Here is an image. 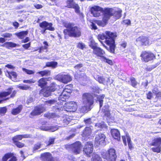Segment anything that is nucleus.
<instances>
[{
    "label": "nucleus",
    "instance_id": "obj_1",
    "mask_svg": "<svg viewBox=\"0 0 161 161\" xmlns=\"http://www.w3.org/2000/svg\"><path fill=\"white\" fill-rule=\"evenodd\" d=\"M116 34L109 31H106L105 34H99L98 36V39L104 46L103 42L101 40H104L105 42L109 46V51L112 53H114L115 47V38L116 37Z\"/></svg>",
    "mask_w": 161,
    "mask_h": 161
},
{
    "label": "nucleus",
    "instance_id": "obj_2",
    "mask_svg": "<svg viewBox=\"0 0 161 161\" xmlns=\"http://www.w3.org/2000/svg\"><path fill=\"white\" fill-rule=\"evenodd\" d=\"M91 14L95 17L99 16L101 14H103V20L104 23H106L113 15V10L112 8H107L103 10V8L98 6H94L90 9Z\"/></svg>",
    "mask_w": 161,
    "mask_h": 161
},
{
    "label": "nucleus",
    "instance_id": "obj_3",
    "mask_svg": "<svg viewBox=\"0 0 161 161\" xmlns=\"http://www.w3.org/2000/svg\"><path fill=\"white\" fill-rule=\"evenodd\" d=\"M63 25L66 28L63 31L65 36L68 35L70 37L76 38L79 37L81 36L80 29L75 25L74 23L65 21L63 23Z\"/></svg>",
    "mask_w": 161,
    "mask_h": 161
},
{
    "label": "nucleus",
    "instance_id": "obj_4",
    "mask_svg": "<svg viewBox=\"0 0 161 161\" xmlns=\"http://www.w3.org/2000/svg\"><path fill=\"white\" fill-rule=\"evenodd\" d=\"M103 158L107 161H115L117 156L114 149L110 148L107 152L102 154Z\"/></svg>",
    "mask_w": 161,
    "mask_h": 161
},
{
    "label": "nucleus",
    "instance_id": "obj_5",
    "mask_svg": "<svg viewBox=\"0 0 161 161\" xmlns=\"http://www.w3.org/2000/svg\"><path fill=\"white\" fill-rule=\"evenodd\" d=\"M83 103L84 105L91 106L94 103V98L90 93H85L82 96Z\"/></svg>",
    "mask_w": 161,
    "mask_h": 161
},
{
    "label": "nucleus",
    "instance_id": "obj_6",
    "mask_svg": "<svg viewBox=\"0 0 161 161\" xmlns=\"http://www.w3.org/2000/svg\"><path fill=\"white\" fill-rule=\"evenodd\" d=\"M141 56L142 59L145 62H147L155 58L154 55L150 52H143Z\"/></svg>",
    "mask_w": 161,
    "mask_h": 161
},
{
    "label": "nucleus",
    "instance_id": "obj_7",
    "mask_svg": "<svg viewBox=\"0 0 161 161\" xmlns=\"http://www.w3.org/2000/svg\"><path fill=\"white\" fill-rule=\"evenodd\" d=\"M64 108L66 111L75 112L77 108L76 103L74 102H70L65 104Z\"/></svg>",
    "mask_w": 161,
    "mask_h": 161
},
{
    "label": "nucleus",
    "instance_id": "obj_8",
    "mask_svg": "<svg viewBox=\"0 0 161 161\" xmlns=\"http://www.w3.org/2000/svg\"><path fill=\"white\" fill-rule=\"evenodd\" d=\"M56 78L58 81L65 84L67 83L72 80L71 76L68 74H59L56 76Z\"/></svg>",
    "mask_w": 161,
    "mask_h": 161
},
{
    "label": "nucleus",
    "instance_id": "obj_9",
    "mask_svg": "<svg viewBox=\"0 0 161 161\" xmlns=\"http://www.w3.org/2000/svg\"><path fill=\"white\" fill-rule=\"evenodd\" d=\"M93 145L92 142H87L83 149V152L88 157H90L93 152Z\"/></svg>",
    "mask_w": 161,
    "mask_h": 161
},
{
    "label": "nucleus",
    "instance_id": "obj_10",
    "mask_svg": "<svg viewBox=\"0 0 161 161\" xmlns=\"http://www.w3.org/2000/svg\"><path fill=\"white\" fill-rule=\"evenodd\" d=\"M161 144V138H158L155 140L154 141L150 144V145L157 147H156L152 148V149L153 152L158 153L160 151V146Z\"/></svg>",
    "mask_w": 161,
    "mask_h": 161
},
{
    "label": "nucleus",
    "instance_id": "obj_11",
    "mask_svg": "<svg viewBox=\"0 0 161 161\" xmlns=\"http://www.w3.org/2000/svg\"><path fill=\"white\" fill-rule=\"evenodd\" d=\"M72 151L75 154L79 153L81 150V145L79 142H76L72 144L70 146Z\"/></svg>",
    "mask_w": 161,
    "mask_h": 161
},
{
    "label": "nucleus",
    "instance_id": "obj_12",
    "mask_svg": "<svg viewBox=\"0 0 161 161\" xmlns=\"http://www.w3.org/2000/svg\"><path fill=\"white\" fill-rule=\"evenodd\" d=\"M45 110L44 108L42 105L36 106L33 111L31 113L30 117L32 118L36 115H39Z\"/></svg>",
    "mask_w": 161,
    "mask_h": 161
},
{
    "label": "nucleus",
    "instance_id": "obj_13",
    "mask_svg": "<svg viewBox=\"0 0 161 161\" xmlns=\"http://www.w3.org/2000/svg\"><path fill=\"white\" fill-rule=\"evenodd\" d=\"M94 77L95 79L100 83L106 85L109 82V79L108 77H104L103 75H96Z\"/></svg>",
    "mask_w": 161,
    "mask_h": 161
},
{
    "label": "nucleus",
    "instance_id": "obj_14",
    "mask_svg": "<svg viewBox=\"0 0 161 161\" xmlns=\"http://www.w3.org/2000/svg\"><path fill=\"white\" fill-rule=\"evenodd\" d=\"M71 90L68 89L67 88L64 90L61 95H60L58 97V100L65 101L66 98L69 96V94L70 93Z\"/></svg>",
    "mask_w": 161,
    "mask_h": 161
},
{
    "label": "nucleus",
    "instance_id": "obj_15",
    "mask_svg": "<svg viewBox=\"0 0 161 161\" xmlns=\"http://www.w3.org/2000/svg\"><path fill=\"white\" fill-rule=\"evenodd\" d=\"M93 53L97 57H100L102 59L105 55V53L103 49L97 47L95 48L93 51Z\"/></svg>",
    "mask_w": 161,
    "mask_h": 161
},
{
    "label": "nucleus",
    "instance_id": "obj_16",
    "mask_svg": "<svg viewBox=\"0 0 161 161\" xmlns=\"http://www.w3.org/2000/svg\"><path fill=\"white\" fill-rule=\"evenodd\" d=\"M105 136L103 134L100 133L96 135L95 141L97 143L99 144H103L105 142Z\"/></svg>",
    "mask_w": 161,
    "mask_h": 161
},
{
    "label": "nucleus",
    "instance_id": "obj_17",
    "mask_svg": "<svg viewBox=\"0 0 161 161\" xmlns=\"http://www.w3.org/2000/svg\"><path fill=\"white\" fill-rule=\"evenodd\" d=\"M102 111L104 113L105 116L107 117V119L108 120V121H110L111 117L109 105L108 104H105L103 107Z\"/></svg>",
    "mask_w": 161,
    "mask_h": 161
},
{
    "label": "nucleus",
    "instance_id": "obj_18",
    "mask_svg": "<svg viewBox=\"0 0 161 161\" xmlns=\"http://www.w3.org/2000/svg\"><path fill=\"white\" fill-rule=\"evenodd\" d=\"M136 42L139 44L145 46L149 44V41L147 37L144 36H141L136 39Z\"/></svg>",
    "mask_w": 161,
    "mask_h": 161
},
{
    "label": "nucleus",
    "instance_id": "obj_19",
    "mask_svg": "<svg viewBox=\"0 0 161 161\" xmlns=\"http://www.w3.org/2000/svg\"><path fill=\"white\" fill-rule=\"evenodd\" d=\"M41 159L43 161H52L53 157L49 153H45L41 154Z\"/></svg>",
    "mask_w": 161,
    "mask_h": 161
},
{
    "label": "nucleus",
    "instance_id": "obj_20",
    "mask_svg": "<svg viewBox=\"0 0 161 161\" xmlns=\"http://www.w3.org/2000/svg\"><path fill=\"white\" fill-rule=\"evenodd\" d=\"M111 134L112 136L117 141H119L120 140V135L119 131L116 129H112L111 130Z\"/></svg>",
    "mask_w": 161,
    "mask_h": 161
},
{
    "label": "nucleus",
    "instance_id": "obj_21",
    "mask_svg": "<svg viewBox=\"0 0 161 161\" xmlns=\"http://www.w3.org/2000/svg\"><path fill=\"white\" fill-rule=\"evenodd\" d=\"M13 154L11 153H6L3 157L2 161H7L8 158L12 157L9 161H16L17 160L16 157L14 156H13Z\"/></svg>",
    "mask_w": 161,
    "mask_h": 161
},
{
    "label": "nucleus",
    "instance_id": "obj_22",
    "mask_svg": "<svg viewBox=\"0 0 161 161\" xmlns=\"http://www.w3.org/2000/svg\"><path fill=\"white\" fill-rule=\"evenodd\" d=\"M75 77V78L77 79V80L80 83H82L83 81H86L87 78L86 75L82 73L77 75V76Z\"/></svg>",
    "mask_w": 161,
    "mask_h": 161
},
{
    "label": "nucleus",
    "instance_id": "obj_23",
    "mask_svg": "<svg viewBox=\"0 0 161 161\" xmlns=\"http://www.w3.org/2000/svg\"><path fill=\"white\" fill-rule=\"evenodd\" d=\"M91 128L89 127H86L83 130L82 135L83 137H86V138H85L86 139L87 138H89V136L91 135Z\"/></svg>",
    "mask_w": 161,
    "mask_h": 161
},
{
    "label": "nucleus",
    "instance_id": "obj_24",
    "mask_svg": "<svg viewBox=\"0 0 161 161\" xmlns=\"http://www.w3.org/2000/svg\"><path fill=\"white\" fill-rule=\"evenodd\" d=\"M23 106L22 105H19L17 107L14 108L12 110L11 113L13 115H16L19 114L22 110Z\"/></svg>",
    "mask_w": 161,
    "mask_h": 161
},
{
    "label": "nucleus",
    "instance_id": "obj_25",
    "mask_svg": "<svg viewBox=\"0 0 161 161\" xmlns=\"http://www.w3.org/2000/svg\"><path fill=\"white\" fill-rule=\"evenodd\" d=\"M51 23H48L46 21H44L39 24V26L42 29L54 28Z\"/></svg>",
    "mask_w": 161,
    "mask_h": 161
},
{
    "label": "nucleus",
    "instance_id": "obj_26",
    "mask_svg": "<svg viewBox=\"0 0 161 161\" xmlns=\"http://www.w3.org/2000/svg\"><path fill=\"white\" fill-rule=\"evenodd\" d=\"M52 92L47 87L42 89L40 92V93L46 97H47L51 95Z\"/></svg>",
    "mask_w": 161,
    "mask_h": 161
},
{
    "label": "nucleus",
    "instance_id": "obj_27",
    "mask_svg": "<svg viewBox=\"0 0 161 161\" xmlns=\"http://www.w3.org/2000/svg\"><path fill=\"white\" fill-rule=\"evenodd\" d=\"M30 137V136L28 134H24L21 135H17L14 137L13 138V141H17L22 140L23 138H28Z\"/></svg>",
    "mask_w": 161,
    "mask_h": 161
},
{
    "label": "nucleus",
    "instance_id": "obj_28",
    "mask_svg": "<svg viewBox=\"0 0 161 161\" xmlns=\"http://www.w3.org/2000/svg\"><path fill=\"white\" fill-rule=\"evenodd\" d=\"M47 78H42L41 79L38 81V86L41 88H43L46 86L47 82Z\"/></svg>",
    "mask_w": 161,
    "mask_h": 161
},
{
    "label": "nucleus",
    "instance_id": "obj_29",
    "mask_svg": "<svg viewBox=\"0 0 161 161\" xmlns=\"http://www.w3.org/2000/svg\"><path fill=\"white\" fill-rule=\"evenodd\" d=\"M27 31H23L16 33V35L20 39H22L24 38L28 34Z\"/></svg>",
    "mask_w": 161,
    "mask_h": 161
},
{
    "label": "nucleus",
    "instance_id": "obj_30",
    "mask_svg": "<svg viewBox=\"0 0 161 161\" xmlns=\"http://www.w3.org/2000/svg\"><path fill=\"white\" fill-rule=\"evenodd\" d=\"M90 106H87V105H84V106L81 107L80 108V112L84 113L87 112L91 110V108Z\"/></svg>",
    "mask_w": 161,
    "mask_h": 161
},
{
    "label": "nucleus",
    "instance_id": "obj_31",
    "mask_svg": "<svg viewBox=\"0 0 161 161\" xmlns=\"http://www.w3.org/2000/svg\"><path fill=\"white\" fill-rule=\"evenodd\" d=\"M57 64L58 63L57 62L53 61L47 62L46 65L47 67H51L54 69L57 67Z\"/></svg>",
    "mask_w": 161,
    "mask_h": 161
},
{
    "label": "nucleus",
    "instance_id": "obj_32",
    "mask_svg": "<svg viewBox=\"0 0 161 161\" xmlns=\"http://www.w3.org/2000/svg\"><path fill=\"white\" fill-rule=\"evenodd\" d=\"M41 129L42 130H51L52 131H54L58 129V128L54 126L52 127L51 128L49 127L48 126H43L41 127Z\"/></svg>",
    "mask_w": 161,
    "mask_h": 161
},
{
    "label": "nucleus",
    "instance_id": "obj_33",
    "mask_svg": "<svg viewBox=\"0 0 161 161\" xmlns=\"http://www.w3.org/2000/svg\"><path fill=\"white\" fill-rule=\"evenodd\" d=\"M112 9L113 10V15H112V16L114 15L116 19H118L121 17V13L122 12L121 10H119L117 11H115V12H114L113 9L112 8Z\"/></svg>",
    "mask_w": 161,
    "mask_h": 161
},
{
    "label": "nucleus",
    "instance_id": "obj_34",
    "mask_svg": "<svg viewBox=\"0 0 161 161\" xmlns=\"http://www.w3.org/2000/svg\"><path fill=\"white\" fill-rule=\"evenodd\" d=\"M12 90V88H9L8 89V91L0 93V97H6L9 95L11 93Z\"/></svg>",
    "mask_w": 161,
    "mask_h": 161
},
{
    "label": "nucleus",
    "instance_id": "obj_35",
    "mask_svg": "<svg viewBox=\"0 0 161 161\" xmlns=\"http://www.w3.org/2000/svg\"><path fill=\"white\" fill-rule=\"evenodd\" d=\"M70 8H74L75 9V12L79 13L80 12L79 7L78 5L72 2L70 4Z\"/></svg>",
    "mask_w": 161,
    "mask_h": 161
},
{
    "label": "nucleus",
    "instance_id": "obj_36",
    "mask_svg": "<svg viewBox=\"0 0 161 161\" xmlns=\"http://www.w3.org/2000/svg\"><path fill=\"white\" fill-rule=\"evenodd\" d=\"M37 73L42 76H48L50 75V71L49 70H44L38 72Z\"/></svg>",
    "mask_w": 161,
    "mask_h": 161
},
{
    "label": "nucleus",
    "instance_id": "obj_37",
    "mask_svg": "<svg viewBox=\"0 0 161 161\" xmlns=\"http://www.w3.org/2000/svg\"><path fill=\"white\" fill-rule=\"evenodd\" d=\"M58 86L54 83H52L49 86L47 87L52 92H54L57 89Z\"/></svg>",
    "mask_w": 161,
    "mask_h": 161
},
{
    "label": "nucleus",
    "instance_id": "obj_38",
    "mask_svg": "<svg viewBox=\"0 0 161 161\" xmlns=\"http://www.w3.org/2000/svg\"><path fill=\"white\" fill-rule=\"evenodd\" d=\"M104 97L105 95H99L97 97V100L99 101V103L100 108L102 106L103 102V99L104 98Z\"/></svg>",
    "mask_w": 161,
    "mask_h": 161
},
{
    "label": "nucleus",
    "instance_id": "obj_39",
    "mask_svg": "<svg viewBox=\"0 0 161 161\" xmlns=\"http://www.w3.org/2000/svg\"><path fill=\"white\" fill-rule=\"evenodd\" d=\"M90 46L93 49L97 47V44L92 39H90L89 43Z\"/></svg>",
    "mask_w": 161,
    "mask_h": 161
},
{
    "label": "nucleus",
    "instance_id": "obj_40",
    "mask_svg": "<svg viewBox=\"0 0 161 161\" xmlns=\"http://www.w3.org/2000/svg\"><path fill=\"white\" fill-rule=\"evenodd\" d=\"M4 45L5 46L8 48H9V47H15L17 45L16 43L11 42H5Z\"/></svg>",
    "mask_w": 161,
    "mask_h": 161
},
{
    "label": "nucleus",
    "instance_id": "obj_41",
    "mask_svg": "<svg viewBox=\"0 0 161 161\" xmlns=\"http://www.w3.org/2000/svg\"><path fill=\"white\" fill-rule=\"evenodd\" d=\"M55 140V138L50 137L49 138L48 140L46 142V143L47 146L52 145L54 144Z\"/></svg>",
    "mask_w": 161,
    "mask_h": 161
},
{
    "label": "nucleus",
    "instance_id": "obj_42",
    "mask_svg": "<svg viewBox=\"0 0 161 161\" xmlns=\"http://www.w3.org/2000/svg\"><path fill=\"white\" fill-rule=\"evenodd\" d=\"M92 161H102L101 158L97 154L94 153L92 159Z\"/></svg>",
    "mask_w": 161,
    "mask_h": 161
},
{
    "label": "nucleus",
    "instance_id": "obj_43",
    "mask_svg": "<svg viewBox=\"0 0 161 161\" xmlns=\"http://www.w3.org/2000/svg\"><path fill=\"white\" fill-rule=\"evenodd\" d=\"M95 126L98 127L100 128H106L107 127L106 124L103 121H102L100 123H97L95 124Z\"/></svg>",
    "mask_w": 161,
    "mask_h": 161
},
{
    "label": "nucleus",
    "instance_id": "obj_44",
    "mask_svg": "<svg viewBox=\"0 0 161 161\" xmlns=\"http://www.w3.org/2000/svg\"><path fill=\"white\" fill-rule=\"evenodd\" d=\"M8 74L9 77L11 79H12V76H13L14 79H15L17 77V75L16 73L14 72L11 71L8 72Z\"/></svg>",
    "mask_w": 161,
    "mask_h": 161
},
{
    "label": "nucleus",
    "instance_id": "obj_45",
    "mask_svg": "<svg viewBox=\"0 0 161 161\" xmlns=\"http://www.w3.org/2000/svg\"><path fill=\"white\" fill-rule=\"evenodd\" d=\"M126 137L129 147L130 149H131L132 148L133 146L132 145V143L131 142L130 138L128 135L127 134L126 135Z\"/></svg>",
    "mask_w": 161,
    "mask_h": 161
},
{
    "label": "nucleus",
    "instance_id": "obj_46",
    "mask_svg": "<svg viewBox=\"0 0 161 161\" xmlns=\"http://www.w3.org/2000/svg\"><path fill=\"white\" fill-rule=\"evenodd\" d=\"M17 87L21 90H27L29 89L30 87L27 85H19L17 86Z\"/></svg>",
    "mask_w": 161,
    "mask_h": 161
},
{
    "label": "nucleus",
    "instance_id": "obj_47",
    "mask_svg": "<svg viewBox=\"0 0 161 161\" xmlns=\"http://www.w3.org/2000/svg\"><path fill=\"white\" fill-rule=\"evenodd\" d=\"M41 144L40 142H38L35 144L33 148V151L34 152H36L37 150L40 148Z\"/></svg>",
    "mask_w": 161,
    "mask_h": 161
},
{
    "label": "nucleus",
    "instance_id": "obj_48",
    "mask_svg": "<svg viewBox=\"0 0 161 161\" xmlns=\"http://www.w3.org/2000/svg\"><path fill=\"white\" fill-rule=\"evenodd\" d=\"M7 108L6 107H1L0 108V114L4 115L7 111Z\"/></svg>",
    "mask_w": 161,
    "mask_h": 161
},
{
    "label": "nucleus",
    "instance_id": "obj_49",
    "mask_svg": "<svg viewBox=\"0 0 161 161\" xmlns=\"http://www.w3.org/2000/svg\"><path fill=\"white\" fill-rule=\"evenodd\" d=\"M101 60L106 62L110 65L113 64V62L111 60L107 58H106L105 57V56L103 57V58L101 59Z\"/></svg>",
    "mask_w": 161,
    "mask_h": 161
},
{
    "label": "nucleus",
    "instance_id": "obj_50",
    "mask_svg": "<svg viewBox=\"0 0 161 161\" xmlns=\"http://www.w3.org/2000/svg\"><path fill=\"white\" fill-rule=\"evenodd\" d=\"M44 116L48 118L49 119L50 118H54L55 117L56 114L55 113H48L47 114H45Z\"/></svg>",
    "mask_w": 161,
    "mask_h": 161
},
{
    "label": "nucleus",
    "instance_id": "obj_51",
    "mask_svg": "<svg viewBox=\"0 0 161 161\" xmlns=\"http://www.w3.org/2000/svg\"><path fill=\"white\" fill-rule=\"evenodd\" d=\"M131 85L134 87H135L137 85V82L136 80L135 79L133 78H131L130 79Z\"/></svg>",
    "mask_w": 161,
    "mask_h": 161
},
{
    "label": "nucleus",
    "instance_id": "obj_52",
    "mask_svg": "<svg viewBox=\"0 0 161 161\" xmlns=\"http://www.w3.org/2000/svg\"><path fill=\"white\" fill-rule=\"evenodd\" d=\"M57 102V100L55 99H52L46 101V103L50 104V105L56 103Z\"/></svg>",
    "mask_w": 161,
    "mask_h": 161
},
{
    "label": "nucleus",
    "instance_id": "obj_53",
    "mask_svg": "<svg viewBox=\"0 0 161 161\" xmlns=\"http://www.w3.org/2000/svg\"><path fill=\"white\" fill-rule=\"evenodd\" d=\"M15 145H16L18 147L21 148L23 147L24 146V144L18 141H13Z\"/></svg>",
    "mask_w": 161,
    "mask_h": 161
},
{
    "label": "nucleus",
    "instance_id": "obj_54",
    "mask_svg": "<svg viewBox=\"0 0 161 161\" xmlns=\"http://www.w3.org/2000/svg\"><path fill=\"white\" fill-rule=\"evenodd\" d=\"M22 69L24 72H26L28 74L31 75L34 73V72L33 71L31 70H28L25 68H23Z\"/></svg>",
    "mask_w": 161,
    "mask_h": 161
},
{
    "label": "nucleus",
    "instance_id": "obj_55",
    "mask_svg": "<svg viewBox=\"0 0 161 161\" xmlns=\"http://www.w3.org/2000/svg\"><path fill=\"white\" fill-rule=\"evenodd\" d=\"M77 47L81 49H83L85 47V45L82 42H79L78 44Z\"/></svg>",
    "mask_w": 161,
    "mask_h": 161
},
{
    "label": "nucleus",
    "instance_id": "obj_56",
    "mask_svg": "<svg viewBox=\"0 0 161 161\" xmlns=\"http://www.w3.org/2000/svg\"><path fill=\"white\" fill-rule=\"evenodd\" d=\"M84 121L86 125H89L92 123V119L90 118H89L84 120Z\"/></svg>",
    "mask_w": 161,
    "mask_h": 161
},
{
    "label": "nucleus",
    "instance_id": "obj_57",
    "mask_svg": "<svg viewBox=\"0 0 161 161\" xmlns=\"http://www.w3.org/2000/svg\"><path fill=\"white\" fill-rule=\"evenodd\" d=\"M12 35L11 33H5L2 34L1 36L5 38H10L12 36Z\"/></svg>",
    "mask_w": 161,
    "mask_h": 161
},
{
    "label": "nucleus",
    "instance_id": "obj_58",
    "mask_svg": "<svg viewBox=\"0 0 161 161\" xmlns=\"http://www.w3.org/2000/svg\"><path fill=\"white\" fill-rule=\"evenodd\" d=\"M36 81V80H33V79H31L30 80H25L23 81V82L24 83H34Z\"/></svg>",
    "mask_w": 161,
    "mask_h": 161
},
{
    "label": "nucleus",
    "instance_id": "obj_59",
    "mask_svg": "<svg viewBox=\"0 0 161 161\" xmlns=\"http://www.w3.org/2000/svg\"><path fill=\"white\" fill-rule=\"evenodd\" d=\"M49 30L50 31H53L54 30V28H47L42 29V30L41 31V32L42 33V34H44V33H45L46 30Z\"/></svg>",
    "mask_w": 161,
    "mask_h": 161
},
{
    "label": "nucleus",
    "instance_id": "obj_60",
    "mask_svg": "<svg viewBox=\"0 0 161 161\" xmlns=\"http://www.w3.org/2000/svg\"><path fill=\"white\" fill-rule=\"evenodd\" d=\"M152 96L153 93L151 92H149L147 94V98L148 99H150L152 98Z\"/></svg>",
    "mask_w": 161,
    "mask_h": 161
},
{
    "label": "nucleus",
    "instance_id": "obj_61",
    "mask_svg": "<svg viewBox=\"0 0 161 161\" xmlns=\"http://www.w3.org/2000/svg\"><path fill=\"white\" fill-rule=\"evenodd\" d=\"M83 66L82 64H79L75 66V68L76 69H79Z\"/></svg>",
    "mask_w": 161,
    "mask_h": 161
},
{
    "label": "nucleus",
    "instance_id": "obj_62",
    "mask_svg": "<svg viewBox=\"0 0 161 161\" xmlns=\"http://www.w3.org/2000/svg\"><path fill=\"white\" fill-rule=\"evenodd\" d=\"M30 46V43H28L27 44H24L23 45V47L25 49H27L29 48Z\"/></svg>",
    "mask_w": 161,
    "mask_h": 161
},
{
    "label": "nucleus",
    "instance_id": "obj_63",
    "mask_svg": "<svg viewBox=\"0 0 161 161\" xmlns=\"http://www.w3.org/2000/svg\"><path fill=\"white\" fill-rule=\"evenodd\" d=\"M13 25L15 29H17L19 26V24L17 22H14L13 23Z\"/></svg>",
    "mask_w": 161,
    "mask_h": 161
},
{
    "label": "nucleus",
    "instance_id": "obj_64",
    "mask_svg": "<svg viewBox=\"0 0 161 161\" xmlns=\"http://www.w3.org/2000/svg\"><path fill=\"white\" fill-rule=\"evenodd\" d=\"M62 120L63 122L65 124L64 125H67L69 124V121L67 119L63 118Z\"/></svg>",
    "mask_w": 161,
    "mask_h": 161
}]
</instances>
